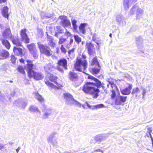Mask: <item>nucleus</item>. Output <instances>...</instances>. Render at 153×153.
Segmentation results:
<instances>
[{
	"instance_id": "f257e3e1",
	"label": "nucleus",
	"mask_w": 153,
	"mask_h": 153,
	"mask_svg": "<svg viewBox=\"0 0 153 153\" xmlns=\"http://www.w3.org/2000/svg\"><path fill=\"white\" fill-rule=\"evenodd\" d=\"M88 79L94 81L95 83L93 82H85L82 88V90L86 94L91 95L94 98H97L99 96L100 92L99 88L102 87L104 88L105 87L99 79L93 76L88 74Z\"/></svg>"
},
{
	"instance_id": "f03ea898",
	"label": "nucleus",
	"mask_w": 153,
	"mask_h": 153,
	"mask_svg": "<svg viewBox=\"0 0 153 153\" xmlns=\"http://www.w3.org/2000/svg\"><path fill=\"white\" fill-rule=\"evenodd\" d=\"M27 63L26 65V68L27 75L30 78H33L36 80H42L44 77V76L41 73L36 72L33 70L34 64L33 63V61L28 59L26 60Z\"/></svg>"
},
{
	"instance_id": "7ed1b4c3",
	"label": "nucleus",
	"mask_w": 153,
	"mask_h": 153,
	"mask_svg": "<svg viewBox=\"0 0 153 153\" xmlns=\"http://www.w3.org/2000/svg\"><path fill=\"white\" fill-rule=\"evenodd\" d=\"M48 79L51 82H54L55 84L50 82L48 79H45V83L51 89H59L63 87L62 83L57 82V79H59L57 76L51 74L49 76Z\"/></svg>"
},
{
	"instance_id": "20e7f679",
	"label": "nucleus",
	"mask_w": 153,
	"mask_h": 153,
	"mask_svg": "<svg viewBox=\"0 0 153 153\" xmlns=\"http://www.w3.org/2000/svg\"><path fill=\"white\" fill-rule=\"evenodd\" d=\"M88 62L86 60H82L81 58L77 57L74 65L75 69L77 71L83 72L87 68Z\"/></svg>"
},
{
	"instance_id": "39448f33",
	"label": "nucleus",
	"mask_w": 153,
	"mask_h": 153,
	"mask_svg": "<svg viewBox=\"0 0 153 153\" xmlns=\"http://www.w3.org/2000/svg\"><path fill=\"white\" fill-rule=\"evenodd\" d=\"M38 48L41 53L43 54L47 57L53 56V52L49 46L38 43Z\"/></svg>"
},
{
	"instance_id": "423d86ee",
	"label": "nucleus",
	"mask_w": 153,
	"mask_h": 153,
	"mask_svg": "<svg viewBox=\"0 0 153 153\" xmlns=\"http://www.w3.org/2000/svg\"><path fill=\"white\" fill-rule=\"evenodd\" d=\"M56 68L58 70L61 72H63V68L68 69V62L66 59L62 58L58 61L57 63Z\"/></svg>"
},
{
	"instance_id": "0eeeda50",
	"label": "nucleus",
	"mask_w": 153,
	"mask_h": 153,
	"mask_svg": "<svg viewBox=\"0 0 153 153\" xmlns=\"http://www.w3.org/2000/svg\"><path fill=\"white\" fill-rule=\"evenodd\" d=\"M27 31L26 28L22 29L20 32V34L22 40L25 43L28 44L30 42V39L26 33Z\"/></svg>"
},
{
	"instance_id": "6e6552de",
	"label": "nucleus",
	"mask_w": 153,
	"mask_h": 153,
	"mask_svg": "<svg viewBox=\"0 0 153 153\" xmlns=\"http://www.w3.org/2000/svg\"><path fill=\"white\" fill-rule=\"evenodd\" d=\"M59 18L61 21L60 24L64 28L65 27H70L71 23L70 20L68 19L67 16H59Z\"/></svg>"
},
{
	"instance_id": "1a4fd4ad",
	"label": "nucleus",
	"mask_w": 153,
	"mask_h": 153,
	"mask_svg": "<svg viewBox=\"0 0 153 153\" xmlns=\"http://www.w3.org/2000/svg\"><path fill=\"white\" fill-rule=\"evenodd\" d=\"M86 48L87 49L88 53L89 55L94 56L95 54L94 45L91 42H86Z\"/></svg>"
},
{
	"instance_id": "9d476101",
	"label": "nucleus",
	"mask_w": 153,
	"mask_h": 153,
	"mask_svg": "<svg viewBox=\"0 0 153 153\" xmlns=\"http://www.w3.org/2000/svg\"><path fill=\"white\" fill-rule=\"evenodd\" d=\"M13 51L15 55L20 56H21L25 55V54L23 52L22 49L20 47H17V46L13 47Z\"/></svg>"
},
{
	"instance_id": "9b49d317",
	"label": "nucleus",
	"mask_w": 153,
	"mask_h": 153,
	"mask_svg": "<svg viewBox=\"0 0 153 153\" xmlns=\"http://www.w3.org/2000/svg\"><path fill=\"white\" fill-rule=\"evenodd\" d=\"M10 39L13 45L18 46H22V43L18 37H13L11 36L10 37Z\"/></svg>"
},
{
	"instance_id": "f8f14e48",
	"label": "nucleus",
	"mask_w": 153,
	"mask_h": 153,
	"mask_svg": "<svg viewBox=\"0 0 153 153\" xmlns=\"http://www.w3.org/2000/svg\"><path fill=\"white\" fill-rule=\"evenodd\" d=\"M133 85L131 84H128V87H126L123 89L120 90V92L122 94L124 95H128L131 92L132 88Z\"/></svg>"
},
{
	"instance_id": "ddd939ff",
	"label": "nucleus",
	"mask_w": 153,
	"mask_h": 153,
	"mask_svg": "<svg viewBox=\"0 0 153 153\" xmlns=\"http://www.w3.org/2000/svg\"><path fill=\"white\" fill-rule=\"evenodd\" d=\"M10 55L9 52L4 49L0 48V57L1 59L8 58Z\"/></svg>"
},
{
	"instance_id": "4468645a",
	"label": "nucleus",
	"mask_w": 153,
	"mask_h": 153,
	"mask_svg": "<svg viewBox=\"0 0 153 153\" xmlns=\"http://www.w3.org/2000/svg\"><path fill=\"white\" fill-rule=\"evenodd\" d=\"M127 96H120L118 98H116L115 101V103L116 105H121L122 103H124L126 101L127 98Z\"/></svg>"
},
{
	"instance_id": "2eb2a0df",
	"label": "nucleus",
	"mask_w": 153,
	"mask_h": 153,
	"mask_svg": "<svg viewBox=\"0 0 153 153\" xmlns=\"http://www.w3.org/2000/svg\"><path fill=\"white\" fill-rule=\"evenodd\" d=\"M0 40L2 45L6 49L8 50L10 49L11 45L9 42L8 40L3 38L0 39Z\"/></svg>"
},
{
	"instance_id": "dca6fc26",
	"label": "nucleus",
	"mask_w": 153,
	"mask_h": 153,
	"mask_svg": "<svg viewBox=\"0 0 153 153\" xmlns=\"http://www.w3.org/2000/svg\"><path fill=\"white\" fill-rule=\"evenodd\" d=\"M68 77L71 80L74 81L77 79L78 76L77 74L74 71H70L68 73Z\"/></svg>"
},
{
	"instance_id": "f3484780",
	"label": "nucleus",
	"mask_w": 153,
	"mask_h": 153,
	"mask_svg": "<svg viewBox=\"0 0 153 153\" xmlns=\"http://www.w3.org/2000/svg\"><path fill=\"white\" fill-rule=\"evenodd\" d=\"M97 58H98L97 56H95L93 58L90 63V65L91 66L97 65L99 67H100Z\"/></svg>"
},
{
	"instance_id": "a211bd4d",
	"label": "nucleus",
	"mask_w": 153,
	"mask_h": 153,
	"mask_svg": "<svg viewBox=\"0 0 153 153\" xmlns=\"http://www.w3.org/2000/svg\"><path fill=\"white\" fill-rule=\"evenodd\" d=\"M106 138L103 134H99L95 136L94 140L96 142H100Z\"/></svg>"
},
{
	"instance_id": "6ab92c4d",
	"label": "nucleus",
	"mask_w": 153,
	"mask_h": 153,
	"mask_svg": "<svg viewBox=\"0 0 153 153\" xmlns=\"http://www.w3.org/2000/svg\"><path fill=\"white\" fill-rule=\"evenodd\" d=\"M2 35L5 38L10 37L12 36L10 28H7L2 33Z\"/></svg>"
},
{
	"instance_id": "aec40b11",
	"label": "nucleus",
	"mask_w": 153,
	"mask_h": 153,
	"mask_svg": "<svg viewBox=\"0 0 153 153\" xmlns=\"http://www.w3.org/2000/svg\"><path fill=\"white\" fill-rule=\"evenodd\" d=\"M8 7L7 6L4 7L1 11V13L3 16L5 18L8 19L9 16L8 13Z\"/></svg>"
},
{
	"instance_id": "412c9836",
	"label": "nucleus",
	"mask_w": 153,
	"mask_h": 153,
	"mask_svg": "<svg viewBox=\"0 0 153 153\" xmlns=\"http://www.w3.org/2000/svg\"><path fill=\"white\" fill-rule=\"evenodd\" d=\"M101 69L95 67L90 68H89V71L93 75L97 74L100 72Z\"/></svg>"
},
{
	"instance_id": "4be33fe9",
	"label": "nucleus",
	"mask_w": 153,
	"mask_h": 153,
	"mask_svg": "<svg viewBox=\"0 0 153 153\" xmlns=\"http://www.w3.org/2000/svg\"><path fill=\"white\" fill-rule=\"evenodd\" d=\"M33 94L35 96L36 99L40 102H42L44 101V98L40 95L38 91L35 92Z\"/></svg>"
},
{
	"instance_id": "5701e85b",
	"label": "nucleus",
	"mask_w": 153,
	"mask_h": 153,
	"mask_svg": "<svg viewBox=\"0 0 153 153\" xmlns=\"http://www.w3.org/2000/svg\"><path fill=\"white\" fill-rule=\"evenodd\" d=\"M27 48L29 52L34 51L36 49L34 43H31L27 45Z\"/></svg>"
},
{
	"instance_id": "b1692460",
	"label": "nucleus",
	"mask_w": 153,
	"mask_h": 153,
	"mask_svg": "<svg viewBox=\"0 0 153 153\" xmlns=\"http://www.w3.org/2000/svg\"><path fill=\"white\" fill-rule=\"evenodd\" d=\"M86 25V23H81L79 27L80 31L83 34L85 33V27Z\"/></svg>"
},
{
	"instance_id": "393cba45",
	"label": "nucleus",
	"mask_w": 153,
	"mask_h": 153,
	"mask_svg": "<svg viewBox=\"0 0 153 153\" xmlns=\"http://www.w3.org/2000/svg\"><path fill=\"white\" fill-rule=\"evenodd\" d=\"M30 53L34 59H36L38 58V52L37 49L32 51L30 52Z\"/></svg>"
},
{
	"instance_id": "a878e982",
	"label": "nucleus",
	"mask_w": 153,
	"mask_h": 153,
	"mask_svg": "<svg viewBox=\"0 0 153 153\" xmlns=\"http://www.w3.org/2000/svg\"><path fill=\"white\" fill-rule=\"evenodd\" d=\"M75 48H73L69 50L68 51V55L70 57L74 56L75 55Z\"/></svg>"
},
{
	"instance_id": "bb28decb",
	"label": "nucleus",
	"mask_w": 153,
	"mask_h": 153,
	"mask_svg": "<svg viewBox=\"0 0 153 153\" xmlns=\"http://www.w3.org/2000/svg\"><path fill=\"white\" fill-rule=\"evenodd\" d=\"M17 70L20 73L24 74L25 75V72L24 70L23 66L22 65H19L18 66Z\"/></svg>"
},
{
	"instance_id": "cd10ccee",
	"label": "nucleus",
	"mask_w": 153,
	"mask_h": 153,
	"mask_svg": "<svg viewBox=\"0 0 153 153\" xmlns=\"http://www.w3.org/2000/svg\"><path fill=\"white\" fill-rule=\"evenodd\" d=\"M29 110L31 112H39L38 109L34 106H31L29 108Z\"/></svg>"
},
{
	"instance_id": "c85d7f7f",
	"label": "nucleus",
	"mask_w": 153,
	"mask_h": 153,
	"mask_svg": "<svg viewBox=\"0 0 153 153\" xmlns=\"http://www.w3.org/2000/svg\"><path fill=\"white\" fill-rule=\"evenodd\" d=\"M75 40L77 43H79L81 42V38L78 35H74Z\"/></svg>"
},
{
	"instance_id": "c756f323",
	"label": "nucleus",
	"mask_w": 153,
	"mask_h": 153,
	"mask_svg": "<svg viewBox=\"0 0 153 153\" xmlns=\"http://www.w3.org/2000/svg\"><path fill=\"white\" fill-rule=\"evenodd\" d=\"M116 81L115 79L111 77H109L107 81L108 82L109 84L111 85H112L114 84V81Z\"/></svg>"
},
{
	"instance_id": "7c9ffc66",
	"label": "nucleus",
	"mask_w": 153,
	"mask_h": 153,
	"mask_svg": "<svg viewBox=\"0 0 153 153\" xmlns=\"http://www.w3.org/2000/svg\"><path fill=\"white\" fill-rule=\"evenodd\" d=\"M63 95L64 98L67 100L72 99V95L68 93H64Z\"/></svg>"
},
{
	"instance_id": "2f4dec72",
	"label": "nucleus",
	"mask_w": 153,
	"mask_h": 153,
	"mask_svg": "<svg viewBox=\"0 0 153 153\" xmlns=\"http://www.w3.org/2000/svg\"><path fill=\"white\" fill-rule=\"evenodd\" d=\"M57 31V32L60 33H64V30L60 26H56Z\"/></svg>"
},
{
	"instance_id": "473e14b6",
	"label": "nucleus",
	"mask_w": 153,
	"mask_h": 153,
	"mask_svg": "<svg viewBox=\"0 0 153 153\" xmlns=\"http://www.w3.org/2000/svg\"><path fill=\"white\" fill-rule=\"evenodd\" d=\"M16 58L13 55H11L10 56V61L12 63L14 64L16 63Z\"/></svg>"
},
{
	"instance_id": "72a5a7b5",
	"label": "nucleus",
	"mask_w": 153,
	"mask_h": 153,
	"mask_svg": "<svg viewBox=\"0 0 153 153\" xmlns=\"http://www.w3.org/2000/svg\"><path fill=\"white\" fill-rule=\"evenodd\" d=\"M76 21L75 20H73L72 21V23L73 29L75 30H76L77 29V26L76 25Z\"/></svg>"
},
{
	"instance_id": "f704fd0d",
	"label": "nucleus",
	"mask_w": 153,
	"mask_h": 153,
	"mask_svg": "<svg viewBox=\"0 0 153 153\" xmlns=\"http://www.w3.org/2000/svg\"><path fill=\"white\" fill-rule=\"evenodd\" d=\"M66 40V39L63 38L62 36L60 37L58 41L59 44H62L65 42Z\"/></svg>"
},
{
	"instance_id": "c9c22d12",
	"label": "nucleus",
	"mask_w": 153,
	"mask_h": 153,
	"mask_svg": "<svg viewBox=\"0 0 153 153\" xmlns=\"http://www.w3.org/2000/svg\"><path fill=\"white\" fill-rule=\"evenodd\" d=\"M104 107V105L102 104H101L94 106L93 107V108L94 109H98L99 108H103Z\"/></svg>"
},
{
	"instance_id": "e433bc0d",
	"label": "nucleus",
	"mask_w": 153,
	"mask_h": 153,
	"mask_svg": "<svg viewBox=\"0 0 153 153\" xmlns=\"http://www.w3.org/2000/svg\"><path fill=\"white\" fill-rule=\"evenodd\" d=\"M60 49L62 52L64 54L66 53L67 50L63 45H61Z\"/></svg>"
},
{
	"instance_id": "4c0bfd02",
	"label": "nucleus",
	"mask_w": 153,
	"mask_h": 153,
	"mask_svg": "<svg viewBox=\"0 0 153 153\" xmlns=\"http://www.w3.org/2000/svg\"><path fill=\"white\" fill-rule=\"evenodd\" d=\"M139 91V89L137 87L134 88L132 90L131 94H135L137 93Z\"/></svg>"
},
{
	"instance_id": "58836bf2",
	"label": "nucleus",
	"mask_w": 153,
	"mask_h": 153,
	"mask_svg": "<svg viewBox=\"0 0 153 153\" xmlns=\"http://www.w3.org/2000/svg\"><path fill=\"white\" fill-rule=\"evenodd\" d=\"M111 92V99H114L116 95L115 91L114 90H112Z\"/></svg>"
},
{
	"instance_id": "ea45409f",
	"label": "nucleus",
	"mask_w": 153,
	"mask_h": 153,
	"mask_svg": "<svg viewBox=\"0 0 153 153\" xmlns=\"http://www.w3.org/2000/svg\"><path fill=\"white\" fill-rule=\"evenodd\" d=\"M1 68L4 70H5L7 69V65L6 64H4L2 65L1 66Z\"/></svg>"
},
{
	"instance_id": "a19ab883",
	"label": "nucleus",
	"mask_w": 153,
	"mask_h": 153,
	"mask_svg": "<svg viewBox=\"0 0 153 153\" xmlns=\"http://www.w3.org/2000/svg\"><path fill=\"white\" fill-rule=\"evenodd\" d=\"M65 35L67 36H69L71 35V33L69 31H68L66 29V31L65 32Z\"/></svg>"
},
{
	"instance_id": "79ce46f5",
	"label": "nucleus",
	"mask_w": 153,
	"mask_h": 153,
	"mask_svg": "<svg viewBox=\"0 0 153 153\" xmlns=\"http://www.w3.org/2000/svg\"><path fill=\"white\" fill-rule=\"evenodd\" d=\"M49 45L52 47H54L55 46V44L52 41H51L50 42Z\"/></svg>"
},
{
	"instance_id": "37998d69",
	"label": "nucleus",
	"mask_w": 153,
	"mask_h": 153,
	"mask_svg": "<svg viewBox=\"0 0 153 153\" xmlns=\"http://www.w3.org/2000/svg\"><path fill=\"white\" fill-rule=\"evenodd\" d=\"M73 39H72V38H71L70 39V41H69V44L67 45V46H68V45H69V47L68 48H69L70 46V45H71L73 43Z\"/></svg>"
},
{
	"instance_id": "c03bdc74",
	"label": "nucleus",
	"mask_w": 153,
	"mask_h": 153,
	"mask_svg": "<svg viewBox=\"0 0 153 153\" xmlns=\"http://www.w3.org/2000/svg\"><path fill=\"white\" fill-rule=\"evenodd\" d=\"M86 57H87V56H86V55H85V54H84L83 53H82V58L84 60H85V59L86 58Z\"/></svg>"
},
{
	"instance_id": "a18cd8bd",
	"label": "nucleus",
	"mask_w": 153,
	"mask_h": 153,
	"mask_svg": "<svg viewBox=\"0 0 153 153\" xmlns=\"http://www.w3.org/2000/svg\"><path fill=\"white\" fill-rule=\"evenodd\" d=\"M19 61L21 63H25V60L23 58H21L19 59Z\"/></svg>"
},
{
	"instance_id": "49530a36",
	"label": "nucleus",
	"mask_w": 153,
	"mask_h": 153,
	"mask_svg": "<svg viewBox=\"0 0 153 153\" xmlns=\"http://www.w3.org/2000/svg\"><path fill=\"white\" fill-rule=\"evenodd\" d=\"M4 147V146L2 144L0 143V150H1Z\"/></svg>"
},
{
	"instance_id": "de8ad7c7",
	"label": "nucleus",
	"mask_w": 153,
	"mask_h": 153,
	"mask_svg": "<svg viewBox=\"0 0 153 153\" xmlns=\"http://www.w3.org/2000/svg\"><path fill=\"white\" fill-rule=\"evenodd\" d=\"M48 115H49V114L47 113H45L44 114V116L45 118H47L48 117Z\"/></svg>"
},
{
	"instance_id": "09e8293b",
	"label": "nucleus",
	"mask_w": 153,
	"mask_h": 153,
	"mask_svg": "<svg viewBox=\"0 0 153 153\" xmlns=\"http://www.w3.org/2000/svg\"><path fill=\"white\" fill-rule=\"evenodd\" d=\"M20 148L19 147H18L17 149H16V152L17 153H18L20 150Z\"/></svg>"
},
{
	"instance_id": "8fccbe9b",
	"label": "nucleus",
	"mask_w": 153,
	"mask_h": 153,
	"mask_svg": "<svg viewBox=\"0 0 153 153\" xmlns=\"http://www.w3.org/2000/svg\"><path fill=\"white\" fill-rule=\"evenodd\" d=\"M6 0H0V3L4 2V3L6 2Z\"/></svg>"
},
{
	"instance_id": "3c124183",
	"label": "nucleus",
	"mask_w": 153,
	"mask_h": 153,
	"mask_svg": "<svg viewBox=\"0 0 153 153\" xmlns=\"http://www.w3.org/2000/svg\"><path fill=\"white\" fill-rule=\"evenodd\" d=\"M95 43L97 44V45H98V46L99 47V44L101 43V42H99V43L97 42H95Z\"/></svg>"
},
{
	"instance_id": "603ef678",
	"label": "nucleus",
	"mask_w": 153,
	"mask_h": 153,
	"mask_svg": "<svg viewBox=\"0 0 153 153\" xmlns=\"http://www.w3.org/2000/svg\"><path fill=\"white\" fill-rule=\"evenodd\" d=\"M92 40H93L95 42H96V39L94 38V37H93Z\"/></svg>"
},
{
	"instance_id": "864d4df0",
	"label": "nucleus",
	"mask_w": 153,
	"mask_h": 153,
	"mask_svg": "<svg viewBox=\"0 0 153 153\" xmlns=\"http://www.w3.org/2000/svg\"><path fill=\"white\" fill-rule=\"evenodd\" d=\"M109 36L111 38H112V33H110L109 34Z\"/></svg>"
},
{
	"instance_id": "5fc2aeb1",
	"label": "nucleus",
	"mask_w": 153,
	"mask_h": 153,
	"mask_svg": "<svg viewBox=\"0 0 153 153\" xmlns=\"http://www.w3.org/2000/svg\"><path fill=\"white\" fill-rule=\"evenodd\" d=\"M84 43H85V42L84 41L82 42V45H83Z\"/></svg>"
},
{
	"instance_id": "6e6d98bb",
	"label": "nucleus",
	"mask_w": 153,
	"mask_h": 153,
	"mask_svg": "<svg viewBox=\"0 0 153 153\" xmlns=\"http://www.w3.org/2000/svg\"><path fill=\"white\" fill-rule=\"evenodd\" d=\"M55 36L57 37V34L56 33L55 34Z\"/></svg>"
},
{
	"instance_id": "4d7b16f0",
	"label": "nucleus",
	"mask_w": 153,
	"mask_h": 153,
	"mask_svg": "<svg viewBox=\"0 0 153 153\" xmlns=\"http://www.w3.org/2000/svg\"><path fill=\"white\" fill-rule=\"evenodd\" d=\"M9 82H11V83L13 82V81L12 80H10V81Z\"/></svg>"
},
{
	"instance_id": "13d9d810",
	"label": "nucleus",
	"mask_w": 153,
	"mask_h": 153,
	"mask_svg": "<svg viewBox=\"0 0 153 153\" xmlns=\"http://www.w3.org/2000/svg\"><path fill=\"white\" fill-rule=\"evenodd\" d=\"M88 106V107H91L90 106Z\"/></svg>"
},
{
	"instance_id": "bf43d9fd",
	"label": "nucleus",
	"mask_w": 153,
	"mask_h": 153,
	"mask_svg": "<svg viewBox=\"0 0 153 153\" xmlns=\"http://www.w3.org/2000/svg\"><path fill=\"white\" fill-rule=\"evenodd\" d=\"M144 94L145 93V92L144 91Z\"/></svg>"
}]
</instances>
